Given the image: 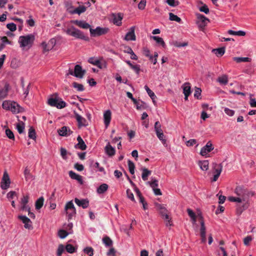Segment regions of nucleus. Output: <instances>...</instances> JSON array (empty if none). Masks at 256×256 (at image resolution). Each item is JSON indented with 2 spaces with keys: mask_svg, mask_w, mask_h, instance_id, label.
I'll use <instances>...</instances> for the list:
<instances>
[{
  "mask_svg": "<svg viewBox=\"0 0 256 256\" xmlns=\"http://www.w3.org/2000/svg\"><path fill=\"white\" fill-rule=\"evenodd\" d=\"M234 192L238 197L242 199L243 202H244L242 208L240 207L238 208V210L240 211V214H241L244 210L248 208V199L254 195V193L242 186H236Z\"/></svg>",
  "mask_w": 256,
  "mask_h": 256,
  "instance_id": "obj_1",
  "label": "nucleus"
},
{
  "mask_svg": "<svg viewBox=\"0 0 256 256\" xmlns=\"http://www.w3.org/2000/svg\"><path fill=\"white\" fill-rule=\"evenodd\" d=\"M161 219L166 228H170L174 226L171 212L162 205H161Z\"/></svg>",
  "mask_w": 256,
  "mask_h": 256,
  "instance_id": "obj_2",
  "label": "nucleus"
},
{
  "mask_svg": "<svg viewBox=\"0 0 256 256\" xmlns=\"http://www.w3.org/2000/svg\"><path fill=\"white\" fill-rule=\"evenodd\" d=\"M67 34L77 38L88 40V38L85 36L84 33L80 30L76 28L74 26H71L66 30Z\"/></svg>",
  "mask_w": 256,
  "mask_h": 256,
  "instance_id": "obj_3",
  "label": "nucleus"
},
{
  "mask_svg": "<svg viewBox=\"0 0 256 256\" xmlns=\"http://www.w3.org/2000/svg\"><path fill=\"white\" fill-rule=\"evenodd\" d=\"M34 40V36L32 34H28L26 36H20L19 38L18 42L20 47H26V46H32Z\"/></svg>",
  "mask_w": 256,
  "mask_h": 256,
  "instance_id": "obj_4",
  "label": "nucleus"
},
{
  "mask_svg": "<svg viewBox=\"0 0 256 256\" xmlns=\"http://www.w3.org/2000/svg\"><path fill=\"white\" fill-rule=\"evenodd\" d=\"M54 95L56 96L55 98L52 97L48 98V104L51 106H54L59 109L66 107V103L64 101L62 100V99H60V100H58L56 98L58 94H55Z\"/></svg>",
  "mask_w": 256,
  "mask_h": 256,
  "instance_id": "obj_5",
  "label": "nucleus"
},
{
  "mask_svg": "<svg viewBox=\"0 0 256 256\" xmlns=\"http://www.w3.org/2000/svg\"><path fill=\"white\" fill-rule=\"evenodd\" d=\"M64 211L68 216V220L72 219V216L76 214V210L72 202H68L64 206Z\"/></svg>",
  "mask_w": 256,
  "mask_h": 256,
  "instance_id": "obj_6",
  "label": "nucleus"
},
{
  "mask_svg": "<svg viewBox=\"0 0 256 256\" xmlns=\"http://www.w3.org/2000/svg\"><path fill=\"white\" fill-rule=\"evenodd\" d=\"M109 29L107 28L96 27L95 29L90 28V32L91 36L96 37L104 35L108 32Z\"/></svg>",
  "mask_w": 256,
  "mask_h": 256,
  "instance_id": "obj_7",
  "label": "nucleus"
},
{
  "mask_svg": "<svg viewBox=\"0 0 256 256\" xmlns=\"http://www.w3.org/2000/svg\"><path fill=\"white\" fill-rule=\"evenodd\" d=\"M142 54L148 58L149 60L154 64H156L157 62V58L158 56V52H154V56L150 54L149 50L147 48H144L142 50Z\"/></svg>",
  "mask_w": 256,
  "mask_h": 256,
  "instance_id": "obj_8",
  "label": "nucleus"
},
{
  "mask_svg": "<svg viewBox=\"0 0 256 256\" xmlns=\"http://www.w3.org/2000/svg\"><path fill=\"white\" fill-rule=\"evenodd\" d=\"M214 149V146L210 141H208L206 146H203L200 152V154L203 156L207 158L208 153L210 152Z\"/></svg>",
  "mask_w": 256,
  "mask_h": 256,
  "instance_id": "obj_9",
  "label": "nucleus"
},
{
  "mask_svg": "<svg viewBox=\"0 0 256 256\" xmlns=\"http://www.w3.org/2000/svg\"><path fill=\"white\" fill-rule=\"evenodd\" d=\"M212 170H214V173L212 180L214 182H216L218 180V177L220 176L222 172V164H217L216 163H213Z\"/></svg>",
  "mask_w": 256,
  "mask_h": 256,
  "instance_id": "obj_10",
  "label": "nucleus"
},
{
  "mask_svg": "<svg viewBox=\"0 0 256 256\" xmlns=\"http://www.w3.org/2000/svg\"><path fill=\"white\" fill-rule=\"evenodd\" d=\"M10 180L9 178L8 174L6 170L4 171L2 178L0 187L2 190H6L10 187Z\"/></svg>",
  "mask_w": 256,
  "mask_h": 256,
  "instance_id": "obj_11",
  "label": "nucleus"
},
{
  "mask_svg": "<svg viewBox=\"0 0 256 256\" xmlns=\"http://www.w3.org/2000/svg\"><path fill=\"white\" fill-rule=\"evenodd\" d=\"M196 16L198 19L196 23L198 27L202 28H204L209 21L208 19L201 14H197Z\"/></svg>",
  "mask_w": 256,
  "mask_h": 256,
  "instance_id": "obj_12",
  "label": "nucleus"
},
{
  "mask_svg": "<svg viewBox=\"0 0 256 256\" xmlns=\"http://www.w3.org/2000/svg\"><path fill=\"white\" fill-rule=\"evenodd\" d=\"M86 71L82 69V66L79 64H76L74 66V76L82 78L85 74Z\"/></svg>",
  "mask_w": 256,
  "mask_h": 256,
  "instance_id": "obj_13",
  "label": "nucleus"
},
{
  "mask_svg": "<svg viewBox=\"0 0 256 256\" xmlns=\"http://www.w3.org/2000/svg\"><path fill=\"white\" fill-rule=\"evenodd\" d=\"M56 43L55 40L52 38L50 39L48 44L45 42H43L42 44V47L44 52H48L50 50H52L54 46Z\"/></svg>",
  "mask_w": 256,
  "mask_h": 256,
  "instance_id": "obj_14",
  "label": "nucleus"
},
{
  "mask_svg": "<svg viewBox=\"0 0 256 256\" xmlns=\"http://www.w3.org/2000/svg\"><path fill=\"white\" fill-rule=\"evenodd\" d=\"M18 218L24 224V227L28 230L32 228V222L29 218L24 216H19Z\"/></svg>",
  "mask_w": 256,
  "mask_h": 256,
  "instance_id": "obj_15",
  "label": "nucleus"
},
{
  "mask_svg": "<svg viewBox=\"0 0 256 256\" xmlns=\"http://www.w3.org/2000/svg\"><path fill=\"white\" fill-rule=\"evenodd\" d=\"M74 200L78 206H81L83 208H86L89 206V201L88 199L80 200L78 198H75Z\"/></svg>",
  "mask_w": 256,
  "mask_h": 256,
  "instance_id": "obj_16",
  "label": "nucleus"
},
{
  "mask_svg": "<svg viewBox=\"0 0 256 256\" xmlns=\"http://www.w3.org/2000/svg\"><path fill=\"white\" fill-rule=\"evenodd\" d=\"M158 182L156 180H152L150 182H148L152 188L156 196L160 195V189L156 188V187L158 186Z\"/></svg>",
  "mask_w": 256,
  "mask_h": 256,
  "instance_id": "obj_17",
  "label": "nucleus"
},
{
  "mask_svg": "<svg viewBox=\"0 0 256 256\" xmlns=\"http://www.w3.org/2000/svg\"><path fill=\"white\" fill-rule=\"evenodd\" d=\"M206 228L204 225V222L202 220L200 221V235L201 236L202 242L204 243L206 242Z\"/></svg>",
  "mask_w": 256,
  "mask_h": 256,
  "instance_id": "obj_18",
  "label": "nucleus"
},
{
  "mask_svg": "<svg viewBox=\"0 0 256 256\" xmlns=\"http://www.w3.org/2000/svg\"><path fill=\"white\" fill-rule=\"evenodd\" d=\"M135 28L132 26L130 28V31L126 34L124 39L126 40H135L136 36L134 34Z\"/></svg>",
  "mask_w": 256,
  "mask_h": 256,
  "instance_id": "obj_19",
  "label": "nucleus"
},
{
  "mask_svg": "<svg viewBox=\"0 0 256 256\" xmlns=\"http://www.w3.org/2000/svg\"><path fill=\"white\" fill-rule=\"evenodd\" d=\"M72 22L84 29L91 28L90 26L84 20H74L72 21Z\"/></svg>",
  "mask_w": 256,
  "mask_h": 256,
  "instance_id": "obj_20",
  "label": "nucleus"
},
{
  "mask_svg": "<svg viewBox=\"0 0 256 256\" xmlns=\"http://www.w3.org/2000/svg\"><path fill=\"white\" fill-rule=\"evenodd\" d=\"M77 140L78 143L75 146V148L82 150H86L87 148L86 145L80 136H78Z\"/></svg>",
  "mask_w": 256,
  "mask_h": 256,
  "instance_id": "obj_21",
  "label": "nucleus"
},
{
  "mask_svg": "<svg viewBox=\"0 0 256 256\" xmlns=\"http://www.w3.org/2000/svg\"><path fill=\"white\" fill-rule=\"evenodd\" d=\"M123 16L120 13L112 14L113 22L114 24L120 26L122 24V20Z\"/></svg>",
  "mask_w": 256,
  "mask_h": 256,
  "instance_id": "obj_22",
  "label": "nucleus"
},
{
  "mask_svg": "<svg viewBox=\"0 0 256 256\" xmlns=\"http://www.w3.org/2000/svg\"><path fill=\"white\" fill-rule=\"evenodd\" d=\"M58 134L61 136H66L70 134L72 132L67 126H62L61 128L58 130Z\"/></svg>",
  "mask_w": 256,
  "mask_h": 256,
  "instance_id": "obj_23",
  "label": "nucleus"
},
{
  "mask_svg": "<svg viewBox=\"0 0 256 256\" xmlns=\"http://www.w3.org/2000/svg\"><path fill=\"white\" fill-rule=\"evenodd\" d=\"M105 152L109 156H114L116 154V150L108 142L104 148Z\"/></svg>",
  "mask_w": 256,
  "mask_h": 256,
  "instance_id": "obj_24",
  "label": "nucleus"
},
{
  "mask_svg": "<svg viewBox=\"0 0 256 256\" xmlns=\"http://www.w3.org/2000/svg\"><path fill=\"white\" fill-rule=\"evenodd\" d=\"M136 194L137 196L139 198L140 202L142 204L143 208L144 210L147 209L148 204L145 201L144 198L142 195L141 192H140L138 189L136 190Z\"/></svg>",
  "mask_w": 256,
  "mask_h": 256,
  "instance_id": "obj_25",
  "label": "nucleus"
},
{
  "mask_svg": "<svg viewBox=\"0 0 256 256\" xmlns=\"http://www.w3.org/2000/svg\"><path fill=\"white\" fill-rule=\"evenodd\" d=\"M111 112L110 110H107L105 112L104 114V122L106 126L107 127L109 125L111 120Z\"/></svg>",
  "mask_w": 256,
  "mask_h": 256,
  "instance_id": "obj_26",
  "label": "nucleus"
},
{
  "mask_svg": "<svg viewBox=\"0 0 256 256\" xmlns=\"http://www.w3.org/2000/svg\"><path fill=\"white\" fill-rule=\"evenodd\" d=\"M75 118L78 123L79 126H86V120L80 116L76 112H74Z\"/></svg>",
  "mask_w": 256,
  "mask_h": 256,
  "instance_id": "obj_27",
  "label": "nucleus"
},
{
  "mask_svg": "<svg viewBox=\"0 0 256 256\" xmlns=\"http://www.w3.org/2000/svg\"><path fill=\"white\" fill-rule=\"evenodd\" d=\"M198 165L202 170L206 171L208 168L209 162L208 160H200L198 162Z\"/></svg>",
  "mask_w": 256,
  "mask_h": 256,
  "instance_id": "obj_28",
  "label": "nucleus"
},
{
  "mask_svg": "<svg viewBox=\"0 0 256 256\" xmlns=\"http://www.w3.org/2000/svg\"><path fill=\"white\" fill-rule=\"evenodd\" d=\"M69 176L71 178L78 180L80 183H82V176L72 170L69 172Z\"/></svg>",
  "mask_w": 256,
  "mask_h": 256,
  "instance_id": "obj_29",
  "label": "nucleus"
},
{
  "mask_svg": "<svg viewBox=\"0 0 256 256\" xmlns=\"http://www.w3.org/2000/svg\"><path fill=\"white\" fill-rule=\"evenodd\" d=\"M20 106L16 102H12V104H10V110L13 113L16 114L20 112Z\"/></svg>",
  "mask_w": 256,
  "mask_h": 256,
  "instance_id": "obj_30",
  "label": "nucleus"
},
{
  "mask_svg": "<svg viewBox=\"0 0 256 256\" xmlns=\"http://www.w3.org/2000/svg\"><path fill=\"white\" fill-rule=\"evenodd\" d=\"M184 94L190 95L191 94V88L189 82H185L182 86Z\"/></svg>",
  "mask_w": 256,
  "mask_h": 256,
  "instance_id": "obj_31",
  "label": "nucleus"
},
{
  "mask_svg": "<svg viewBox=\"0 0 256 256\" xmlns=\"http://www.w3.org/2000/svg\"><path fill=\"white\" fill-rule=\"evenodd\" d=\"M212 52L217 56L220 57L223 56L225 52L224 48H218L212 49Z\"/></svg>",
  "mask_w": 256,
  "mask_h": 256,
  "instance_id": "obj_32",
  "label": "nucleus"
},
{
  "mask_svg": "<svg viewBox=\"0 0 256 256\" xmlns=\"http://www.w3.org/2000/svg\"><path fill=\"white\" fill-rule=\"evenodd\" d=\"M44 198L42 196L40 197L36 200L35 203L36 209L37 210H40L44 205Z\"/></svg>",
  "mask_w": 256,
  "mask_h": 256,
  "instance_id": "obj_33",
  "label": "nucleus"
},
{
  "mask_svg": "<svg viewBox=\"0 0 256 256\" xmlns=\"http://www.w3.org/2000/svg\"><path fill=\"white\" fill-rule=\"evenodd\" d=\"M86 10V7L84 6H80L76 8H75L72 13L73 14H80L82 13L85 12Z\"/></svg>",
  "mask_w": 256,
  "mask_h": 256,
  "instance_id": "obj_34",
  "label": "nucleus"
},
{
  "mask_svg": "<svg viewBox=\"0 0 256 256\" xmlns=\"http://www.w3.org/2000/svg\"><path fill=\"white\" fill-rule=\"evenodd\" d=\"M217 81L221 84H226L228 82V76L224 74L221 76H219L217 79Z\"/></svg>",
  "mask_w": 256,
  "mask_h": 256,
  "instance_id": "obj_35",
  "label": "nucleus"
},
{
  "mask_svg": "<svg viewBox=\"0 0 256 256\" xmlns=\"http://www.w3.org/2000/svg\"><path fill=\"white\" fill-rule=\"evenodd\" d=\"M124 52L129 54L131 55L130 58L132 60H137L138 56L135 54L132 50L130 47H126V49L124 50Z\"/></svg>",
  "mask_w": 256,
  "mask_h": 256,
  "instance_id": "obj_36",
  "label": "nucleus"
},
{
  "mask_svg": "<svg viewBox=\"0 0 256 256\" xmlns=\"http://www.w3.org/2000/svg\"><path fill=\"white\" fill-rule=\"evenodd\" d=\"M29 197L28 195L24 196L20 200L21 209L26 208V206L28 202Z\"/></svg>",
  "mask_w": 256,
  "mask_h": 256,
  "instance_id": "obj_37",
  "label": "nucleus"
},
{
  "mask_svg": "<svg viewBox=\"0 0 256 256\" xmlns=\"http://www.w3.org/2000/svg\"><path fill=\"white\" fill-rule=\"evenodd\" d=\"M8 87V84H5L4 88L0 90V99L4 98L7 96Z\"/></svg>",
  "mask_w": 256,
  "mask_h": 256,
  "instance_id": "obj_38",
  "label": "nucleus"
},
{
  "mask_svg": "<svg viewBox=\"0 0 256 256\" xmlns=\"http://www.w3.org/2000/svg\"><path fill=\"white\" fill-rule=\"evenodd\" d=\"M142 170V178L144 181H146L148 180V176L150 174L151 171L148 170V169L145 168H143Z\"/></svg>",
  "mask_w": 256,
  "mask_h": 256,
  "instance_id": "obj_39",
  "label": "nucleus"
},
{
  "mask_svg": "<svg viewBox=\"0 0 256 256\" xmlns=\"http://www.w3.org/2000/svg\"><path fill=\"white\" fill-rule=\"evenodd\" d=\"M228 33L230 35L238 36H244L246 35V32L243 30L234 31L230 30L228 31Z\"/></svg>",
  "mask_w": 256,
  "mask_h": 256,
  "instance_id": "obj_40",
  "label": "nucleus"
},
{
  "mask_svg": "<svg viewBox=\"0 0 256 256\" xmlns=\"http://www.w3.org/2000/svg\"><path fill=\"white\" fill-rule=\"evenodd\" d=\"M108 189V185L106 184H101L97 188V192L100 194H102L106 192Z\"/></svg>",
  "mask_w": 256,
  "mask_h": 256,
  "instance_id": "obj_41",
  "label": "nucleus"
},
{
  "mask_svg": "<svg viewBox=\"0 0 256 256\" xmlns=\"http://www.w3.org/2000/svg\"><path fill=\"white\" fill-rule=\"evenodd\" d=\"M88 62L91 64L98 66L100 68H102L100 61L98 60L95 59L94 58H90L88 60Z\"/></svg>",
  "mask_w": 256,
  "mask_h": 256,
  "instance_id": "obj_42",
  "label": "nucleus"
},
{
  "mask_svg": "<svg viewBox=\"0 0 256 256\" xmlns=\"http://www.w3.org/2000/svg\"><path fill=\"white\" fill-rule=\"evenodd\" d=\"M234 61L238 63L242 62H250V58L246 57H234L233 58Z\"/></svg>",
  "mask_w": 256,
  "mask_h": 256,
  "instance_id": "obj_43",
  "label": "nucleus"
},
{
  "mask_svg": "<svg viewBox=\"0 0 256 256\" xmlns=\"http://www.w3.org/2000/svg\"><path fill=\"white\" fill-rule=\"evenodd\" d=\"M16 128L19 134L24 132V124L22 122H20L16 124Z\"/></svg>",
  "mask_w": 256,
  "mask_h": 256,
  "instance_id": "obj_44",
  "label": "nucleus"
},
{
  "mask_svg": "<svg viewBox=\"0 0 256 256\" xmlns=\"http://www.w3.org/2000/svg\"><path fill=\"white\" fill-rule=\"evenodd\" d=\"M169 19L171 21H176L180 23L182 22V20L178 16H177L174 14L172 12L169 13Z\"/></svg>",
  "mask_w": 256,
  "mask_h": 256,
  "instance_id": "obj_45",
  "label": "nucleus"
},
{
  "mask_svg": "<svg viewBox=\"0 0 256 256\" xmlns=\"http://www.w3.org/2000/svg\"><path fill=\"white\" fill-rule=\"evenodd\" d=\"M28 135L29 138L35 140L36 139V134L34 129L30 127L28 130Z\"/></svg>",
  "mask_w": 256,
  "mask_h": 256,
  "instance_id": "obj_46",
  "label": "nucleus"
},
{
  "mask_svg": "<svg viewBox=\"0 0 256 256\" xmlns=\"http://www.w3.org/2000/svg\"><path fill=\"white\" fill-rule=\"evenodd\" d=\"M128 166L130 172L132 174H134V173L135 166L134 163L130 160H128Z\"/></svg>",
  "mask_w": 256,
  "mask_h": 256,
  "instance_id": "obj_47",
  "label": "nucleus"
},
{
  "mask_svg": "<svg viewBox=\"0 0 256 256\" xmlns=\"http://www.w3.org/2000/svg\"><path fill=\"white\" fill-rule=\"evenodd\" d=\"M102 241L106 246H110L112 244V241L108 236H105L102 238Z\"/></svg>",
  "mask_w": 256,
  "mask_h": 256,
  "instance_id": "obj_48",
  "label": "nucleus"
},
{
  "mask_svg": "<svg viewBox=\"0 0 256 256\" xmlns=\"http://www.w3.org/2000/svg\"><path fill=\"white\" fill-rule=\"evenodd\" d=\"M187 212H188V216L192 218L193 223H195V222L196 221L195 213L190 208H188L187 210Z\"/></svg>",
  "mask_w": 256,
  "mask_h": 256,
  "instance_id": "obj_49",
  "label": "nucleus"
},
{
  "mask_svg": "<svg viewBox=\"0 0 256 256\" xmlns=\"http://www.w3.org/2000/svg\"><path fill=\"white\" fill-rule=\"evenodd\" d=\"M6 134L10 140H14V136L13 132L9 128L6 130Z\"/></svg>",
  "mask_w": 256,
  "mask_h": 256,
  "instance_id": "obj_50",
  "label": "nucleus"
},
{
  "mask_svg": "<svg viewBox=\"0 0 256 256\" xmlns=\"http://www.w3.org/2000/svg\"><path fill=\"white\" fill-rule=\"evenodd\" d=\"M72 86L77 89L78 91L82 92L84 90V88L82 84H78L76 82H74L72 83Z\"/></svg>",
  "mask_w": 256,
  "mask_h": 256,
  "instance_id": "obj_51",
  "label": "nucleus"
},
{
  "mask_svg": "<svg viewBox=\"0 0 256 256\" xmlns=\"http://www.w3.org/2000/svg\"><path fill=\"white\" fill-rule=\"evenodd\" d=\"M228 200L230 201V202H243V200L240 197H234V196H229L228 198Z\"/></svg>",
  "mask_w": 256,
  "mask_h": 256,
  "instance_id": "obj_52",
  "label": "nucleus"
},
{
  "mask_svg": "<svg viewBox=\"0 0 256 256\" xmlns=\"http://www.w3.org/2000/svg\"><path fill=\"white\" fill-rule=\"evenodd\" d=\"M160 125L158 121L156 122L154 124V129L158 138L160 140Z\"/></svg>",
  "mask_w": 256,
  "mask_h": 256,
  "instance_id": "obj_53",
  "label": "nucleus"
},
{
  "mask_svg": "<svg viewBox=\"0 0 256 256\" xmlns=\"http://www.w3.org/2000/svg\"><path fill=\"white\" fill-rule=\"evenodd\" d=\"M66 250L70 254L74 253L75 252V248L71 244H67L66 246Z\"/></svg>",
  "mask_w": 256,
  "mask_h": 256,
  "instance_id": "obj_54",
  "label": "nucleus"
},
{
  "mask_svg": "<svg viewBox=\"0 0 256 256\" xmlns=\"http://www.w3.org/2000/svg\"><path fill=\"white\" fill-rule=\"evenodd\" d=\"M12 103V102L4 101L2 104V107L4 109L10 110Z\"/></svg>",
  "mask_w": 256,
  "mask_h": 256,
  "instance_id": "obj_55",
  "label": "nucleus"
},
{
  "mask_svg": "<svg viewBox=\"0 0 256 256\" xmlns=\"http://www.w3.org/2000/svg\"><path fill=\"white\" fill-rule=\"evenodd\" d=\"M58 234L61 238H64L68 234V232L65 230H60L58 231Z\"/></svg>",
  "mask_w": 256,
  "mask_h": 256,
  "instance_id": "obj_56",
  "label": "nucleus"
},
{
  "mask_svg": "<svg viewBox=\"0 0 256 256\" xmlns=\"http://www.w3.org/2000/svg\"><path fill=\"white\" fill-rule=\"evenodd\" d=\"M24 174L26 180H28L32 178V175L30 174V171L28 168H26L24 171Z\"/></svg>",
  "mask_w": 256,
  "mask_h": 256,
  "instance_id": "obj_57",
  "label": "nucleus"
},
{
  "mask_svg": "<svg viewBox=\"0 0 256 256\" xmlns=\"http://www.w3.org/2000/svg\"><path fill=\"white\" fill-rule=\"evenodd\" d=\"M202 90L200 88L196 87L194 90V96L198 99L200 98Z\"/></svg>",
  "mask_w": 256,
  "mask_h": 256,
  "instance_id": "obj_58",
  "label": "nucleus"
},
{
  "mask_svg": "<svg viewBox=\"0 0 256 256\" xmlns=\"http://www.w3.org/2000/svg\"><path fill=\"white\" fill-rule=\"evenodd\" d=\"M84 251L90 256H92L94 254V250L92 247H86L84 249Z\"/></svg>",
  "mask_w": 256,
  "mask_h": 256,
  "instance_id": "obj_59",
  "label": "nucleus"
},
{
  "mask_svg": "<svg viewBox=\"0 0 256 256\" xmlns=\"http://www.w3.org/2000/svg\"><path fill=\"white\" fill-rule=\"evenodd\" d=\"M164 2L167 3L169 6H176L178 4V2L175 0H166Z\"/></svg>",
  "mask_w": 256,
  "mask_h": 256,
  "instance_id": "obj_60",
  "label": "nucleus"
},
{
  "mask_svg": "<svg viewBox=\"0 0 256 256\" xmlns=\"http://www.w3.org/2000/svg\"><path fill=\"white\" fill-rule=\"evenodd\" d=\"M126 196H127V197L128 198H130L131 200H132V202H135L134 196L132 192H131V190L130 189H128L126 190Z\"/></svg>",
  "mask_w": 256,
  "mask_h": 256,
  "instance_id": "obj_61",
  "label": "nucleus"
},
{
  "mask_svg": "<svg viewBox=\"0 0 256 256\" xmlns=\"http://www.w3.org/2000/svg\"><path fill=\"white\" fill-rule=\"evenodd\" d=\"M64 250V246L62 244H60L57 250V256H61Z\"/></svg>",
  "mask_w": 256,
  "mask_h": 256,
  "instance_id": "obj_62",
  "label": "nucleus"
},
{
  "mask_svg": "<svg viewBox=\"0 0 256 256\" xmlns=\"http://www.w3.org/2000/svg\"><path fill=\"white\" fill-rule=\"evenodd\" d=\"M6 27L8 29H9L11 32H14L16 29V24L14 23H10L6 25Z\"/></svg>",
  "mask_w": 256,
  "mask_h": 256,
  "instance_id": "obj_63",
  "label": "nucleus"
},
{
  "mask_svg": "<svg viewBox=\"0 0 256 256\" xmlns=\"http://www.w3.org/2000/svg\"><path fill=\"white\" fill-rule=\"evenodd\" d=\"M161 142L163 144V145L168 148V143L167 142L166 139V138L164 134L162 132H161Z\"/></svg>",
  "mask_w": 256,
  "mask_h": 256,
  "instance_id": "obj_64",
  "label": "nucleus"
}]
</instances>
